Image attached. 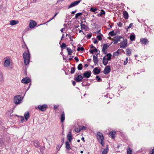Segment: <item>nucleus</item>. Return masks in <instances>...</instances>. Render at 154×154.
I'll return each instance as SVG.
<instances>
[{
  "label": "nucleus",
  "instance_id": "864d4df0",
  "mask_svg": "<svg viewBox=\"0 0 154 154\" xmlns=\"http://www.w3.org/2000/svg\"><path fill=\"white\" fill-rule=\"evenodd\" d=\"M109 34L111 36H112L114 35V31H112L111 32H110L109 33Z\"/></svg>",
  "mask_w": 154,
  "mask_h": 154
},
{
  "label": "nucleus",
  "instance_id": "4468645a",
  "mask_svg": "<svg viewBox=\"0 0 154 154\" xmlns=\"http://www.w3.org/2000/svg\"><path fill=\"white\" fill-rule=\"evenodd\" d=\"M82 79V76L81 75H79L75 78V80L77 82H79L81 81Z\"/></svg>",
  "mask_w": 154,
  "mask_h": 154
},
{
  "label": "nucleus",
  "instance_id": "7ed1b4c3",
  "mask_svg": "<svg viewBox=\"0 0 154 154\" xmlns=\"http://www.w3.org/2000/svg\"><path fill=\"white\" fill-rule=\"evenodd\" d=\"M127 39H125L124 41L120 43V46L121 48H125L127 46Z\"/></svg>",
  "mask_w": 154,
  "mask_h": 154
},
{
  "label": "nucleus",
  "instance_id": "a18cd8bd",
  "mask_svg": "<svg viewBox=\"0 0 154 154\" xmlns=\"http://www.w3.org/2000/svg\"><path fill=\"white\" fill-rule=\"evenodd\" d=\"M128 57H127L126 58V60L124 62V65H126L127 63H128Z\"/></svg>",
  "mask_w": 154,
  "mask_h": 154
},
{
  "label": "nucleus",
  "instance_id": "052dcab7",
  "mask_svg": "<svg viewBox=\"0 0 154 154\" xmlns=\"http://www.w3.org/2000/svg\"><path fill=\"white\" fill-rule=\"evenodd\" d=\"M98 42V41H97V40L96 39H94V44H97V43Z\"/></svg>",
  "mask_w": 154,
  "mask_h": 154
},
{
  "label": "nucleus",
  "instance_id": "de8ad7c7",
  "mask_svg": "<svg viewBox=\"0 0 154 154\" xmlns=\"http://www.w3.org/2000/svg\"><path fill=\"white\" fill-rule=\"evenodd\" d=\"M58 14V13H55V15L54 16V17L48 21L47 22H49V21H51V20H52L54 19V18L56 17V16L57 14Z\"/></svg>",
  "mask_w": 154,
  "mask_h": 154
},
{
  "label": "nucleus",
  "instance_id": "cd10ccee",
  "mask_svg": "<svg viewBox=\"0 0 154 154\" xmlns=\"http://www.w3.org/2000/svg\"><path fill=\"white\" fill-rule=\"evenodd\" d=\"M130 39L131 41L135 40V35L134 34H131L130 36Z\"/></svg>",
  "mask_w": 154,
  "mask_h": 154
},
{
  "label": "nucleus",
  "instance_id": "1a4fd4ad",
  "mask_svg": "<svg viewBox=\"0 0 154 154\" xmlns=\"http://www.w3.org/2000/svg\"><path fill=\"white\" fill-rule=\"evenodd\" d=\"M47 107V105L46 104H44L42 106L39 105L38 106V108L40 110L44 111L45 109Z\"/></svg>",
  "mask_w": 154,
  "mask_h": 154
},
{
  "label": "nucleus",
  "instance_id": "a211bd4d",
  "mask_svg": "<svg viewBox=\"0 0 154 154\" xmlns=\"http://www.w3.org/2000/svg\"><path fill=\"white\" fill-rule=\"evenodd\" d=\"M67 137L68 140L69 142H71V140H72V136L70 132H69L68 133L67 136Z\"/></svg>",
  "mask_w": 154,
  "mask_h": 154
},
{
  "label": "nucleus",
  "instance_id": "ea45409f",
  "mask_svg": "<svg viewBox=\"0 0 154 154\" xmlns=\"http://www.w3.org/2000/svg\"><path fill=\"white\" fill-rule=\"evenodd\" d=\"M97 10V8H91L90 9V11H91L94 12Z\"/></svg>",
  "mask_w": 154,
  "mask_h": 154
},
{
  "label": "nucleus",
  "instance_id": "bf43d9fd",
  "mask_svg": "<svg viewBox=\"0 0 154 154\" xmlns=\"http://www.w3.org/2000/svg\"><path fill=\"white\" fill-rule=\"evenodd\" d=\"M75 60L77 62H78L79 61V59L78 57H75L74 58Z\"/></svg>",
  "mask_w": 154,
  "mask_h": 154
},
{
  "label": "nucleus",
  "instance_id": "4c0bfd02",
  "mask_svg": "<svg viewBox=\"0 0 154 154\" xmlns=\"http://www.w3.org/2000/svg\"><path fill=\"white\" fill-rule=\"evenodd\" d=\"M75 71V68L74 67H71V73L73 74L74 73Z\"/></svg>",
  "mask_w": 154,
  "mask_h": 154
},
{
  "label": "nucleus",
  "instance_id": "9b49d317",
  "mask_svg": "<svg viewBox=\"0 0 154 154\" xmlns=\"http://www.w3.org/2000/svg\"><path fill=\"white\" fill-rule=\"evenodd\" d=\"M11 63L10 59L6 60L4 63V66L5 67H8L9 66Z\"/></svg>",
  "mask_w": 154,
  "mask_h": 154
},
{
  "label": "nucleus",
  "instance_id": "c9c22d12",
  "mask_svg": "<svg viewBox=\"0 0 154 154\" xmlns=\"http://www.w3.org/2000/svg\"><path fill=\"white\" fill-rule=\"evenodd\" d=\"M127 154H132V150L129 147H128L127 149Z\"/></svg>",
  "mask_w": 154,
  "mask_h": 154
},
{
  "label": "nucleus",
  "instance_id": "e2e57ef3",
  "mask_svg": "<svg viewBox=\"0 0 154 154\" xmlns=\"http://www.w3.org/2000/svg\"><path fill=\"white\" fill-rule=\"evenodd\" d=\"M58 106L57 105H54V107L55 109H57L58 108Z\"/></svg>",
  "mask_w": 154,
  "mask_h": 154
},
{
  "label": "nucleus",
  "instance_id": "a19ab883",
  "mask_svg": "<svg viewBox=\"0 0 154 154\" xmlns=\"http://www.w3.org/2000/svg\"><path fill=\"white\" fill-rule=\"evenodd\" d=\"M84 50H85V49L83 47H81V48L78 47L77 48V51H83Z\"/></svg>",
  "mask_w": 154,
  "mask_h": 154
},
{
  "label": "nucleus",
  "instance_id": "ddd939ff",
  "mask_svg": "<svg viewBox=\"0 0 154 154\" xmlns=\"http://www.w3.org/2000/svg\"><path fill=\"white\" fill-rule=\"evenodd\" d=\"M140 42L142 44L145 45H147V43H148L149 42L147 39L145 38H142L141 39Z\"/></svg>",
  "mask_w": 154,
  "mask_h": 154
},
{
  "label": "nucleus",
  "instance_id": "8fccbe9b",
  "mask_svg": "<svg viewBox=\"0 0 154 154\" xmlns=\"http://www.w3.org/2000/svg\"><path fill=\"white\" fill-rule=\"evenodd\" d=\"M75 131L77 133H79L81 131L80 128H79L75 129Z\"/></svg>",
  "mask_w": 154,
  "mask_h": 154
},
{
  "label": "nucleus",
  "instance_id": "aec40b11",
  "mask_svg": "<svg viewBox=\"0 0 154 154\" xmlns=\"http://www.w3.org/2000/svg\"><path fill=\"white\" fill-rule=\"evenodd\" d=\"M126 54L127 56H130L131 54V50L129 48L126 49Z\"/></svg>",
  "mask_w": 154,
  "mask_h": 154
},
{
  "label": "nucleus",
  "instance_id": "4be33fe9",
  "mask_svg": "<svg viewBox=\"0 0 154 154\" xmlns=\"http://www.w3.org/2000/svg\"><path fill=\"white\" fill-rule=\"evenodd\" d=\"M26 121H27L29 117V113L28 112H25L24 115Z\"/></svg>",
  "mask_w": 154,
  "mask_h": 154
},
{
  "label": "nucleus",
  "instance_id": "dca6fc26",
  "mask_svg": "<svg viewBox=\"0 0 154 154\" xmlns=\"http://www.w3.org/2000/svg\"><path fill=\"white\" fill-rule=\"evenodd\" d=\"M19 23V21L17 20H13L10 21V25L14 26L17 24Z\"/></svg>",
  "mask_w": 154,
  "mask_h": 154
},
{
  "label": "nucleus",
  "instance_id": "680f3d73",
  "mask_svg": "<svg viewBox=\"0 0 154 154\" xmlns=\"http://www.w3.org/2000/svg\"><path fill=\"white\" fill-rule=\"evenodd\" d=\"M91 36H92L91 34H89L87 36V38H90L91 37Z\"/></svg>",
  "mask_w": 154,
  "mask_h": 154
},
{
  "label": "nucleus",
  "instance_id": "393cba45",
  "mask_svg": "<svg viewBox=\"0 0 154 154\" xmlns=\"http://www.w3.org/2000/svg\"><path fill=\"white\" fill-rule=\"evenodd\" d=\"M61 122H63L64 121L65 119V115L64 112H63L62 115H61Z\"/></svg>",
  "mask_w": 154,
  "mask_h": 154
},
{
  "label": "nucleus",
  "instance_id": "5701e85b",
  "mask_svg": "<svg viewBox=\"0 0 154 154\" xmlns=\"http://www.w3.org/2000/svg\"><path fill=\"white\" fill-rule=\"evenodd\" d=\"M105 57H104L103 59V63L106 66L108 63V61L107 60Z\"/></svg>",
  "mask_w": 154,
  "mask_h": 154
},
{
  "label": "nucleus",
  "instance_id": "58836bf2",
  "mask_svg": "<svg viewBox=\"0 0 154 154\" xmlns=\"http://www.w3.org/2000/svg\"><path fill=\"white\" fill-rule=\"evenodd\" d=\"M119 54V51H116L113 53V55L114 57L115 56H117Z\"/></svg>",
  "mask_w": 154,
  "mask_h": 154
},
{
  "label": "nucleus",
  "instance_id": "39448f33",
  "mask_svg": "<svg viewBox=\"0 0 154 154\" xmlns=\"http://www.w3.org/2000/svg\"><path fill=\"white\" fill-rule=\"evenodd\" d=\"M91 74L90 71H86L83 73V76L84 78H89L91 76Z\"/></svg>",
  "mask_w": 154,
  "mask_h": 154
},
{
  "label": "nucleus",
  "instance_id": "2eb2a0df",
  "mask_svg": "<svg viewBox=\"0 0 154 154\" xmlns=\"http://www.w3.org/2000/svg\"><path fill=\"white\" fill-rule=\"evenodd\" d=\"M4 81V77L3 74L0 70V83H2Z\"/></svg>",
  "mask_w": 154,
  "mask_h": 154
},
{
  "label": "nucleus",
  "instance_id": "b1692460",
  "mask_svg": "<svg viewBox=\"0 0 154 154\" xmlns=\"http://www.w3.org/2000/svg\"><path fill=\"white\" fill-rule=\"evenodd\" d=\"M124 17L126 19H128V13L126 11H124L123 12Z\"/></svg>",
  "mask_w": 154,
  "mask_h": 154
},
{
  "label": "nucleus",
  "instance_id": "338daca9",
  "mask_svg": "<svg viewBox=\"0 0 154 154\" xmlns=\"http://www.w3.org/2000/svg\"><path fill=\"white\" fill-rule=\"evenodd\" d=\"M76 12V10H75V11H72L71 13V14H74Z\"/></svg>",
  "mask_w": 154,
  "mask_h": 154
},
{
  "label": "nucleus",
  "instance_id": "bb28decb",
  "mask_svg": "<svg viewBox=\"0 0 154 154\" xmlns=\"http://www.w3.org/2000/svg\"><path fill=\"white\" fill-rule=\"evenodd\" d=\"M66 148L68 150L71 149V147L70 146V144L69 142L66 141L65 143Z\"/></svg>",
  "mask_w": 154,
  "mask_h": 154
},
{
  "label": "nucleus",
  "instance_id": "473e14b6",
  "mask_svg": "<svg viewBox=\"0 0 154 154\" xmlns=\"http://www.w3.org/2000/svg\"><path fill=\"white\" fill-rule=\"evenodd\" d=\"M66 50L68 52V55H71L72 53V50L70 48H67Z\"/></svg>",
  "mask_w": 154,
  "mask_h": 154
},
{
  "label": "nucleus",
  "instance_id": "3c124183",
  "mask_svg": "<svg viewBox=\"0 0 154 154\" xmlns=\"http://www.w3.org/2000/svg\"><path fill=\"white\" fill-rule=\"evenodd\" d=\"M80 129L81 131L82 130H85L86 129V128L84 126H82V128L80 127Z\"/></svg>",
  "mask_w": 154,
  "mask_h": 154
},
{
  "label": "nucleus",
  "instance_id": "0eeeda50",
  "mask_svg": "<svg viewBox=\"0 0 154 154\" xmlns=\"http://www.w3.org/2000/svg\"><path fill=\"white\" fill-rule=\"evenodd\" d=\"M110 68L109 66H106L103 71V73L106 75L110 72Z\"/></svg>",
  "mask_w": 154,
  "mask_h": 154
},
{
  "label": "nucleus",
  "instance_id": "0e129e2a",
  "mask_svg": "<svg viewBox=\"0 0 154 154\" xmlns=\"http://www.w3.org/2000/svg\"><path fill=\"white\" fill-rule=\"evenodd\" d=\"M65 29V28H62L61 29H60V31L62 33H63V30H64Z\"/></svg>",
  "mask_w": 154,
  "mask_h": 154
},
{
  "label": "nucleus",
  "instance_id": "774afa93",
  "mask_svg": "<svg viewBox=\"0 0 154 154\" xmlns=\"http://www.w3.org/2000/svg\"><path fill=\"white\" fill-rule=\"evenodd\" d=\"M75 81H73L72 82V84L73 85V86H75Z\"/></svg>",
  "mask_w": 154,
  "mask_h": 154
},
{
  "label": "nucleus",
  "instance_id": "4d7b16f0",
  "mask_svg": "<svg viewBox=\"0 0 154 154\" xmlns=\"http://www.w3.org/2000/svg\"><path fill=\"white\" fill-rule=\"evenodd\" d=\"M150 154H154V147L151 151H150Z\"/></svg>",
  "mask_w": 154,
  "mask_h": 154
},
{
  "label": "nucleus",
  "instance_id": "09e8293b",
  "mask_svg": "<svg viewBox=\"0 0 154 154\" xmlns=\"http://www.w3.org/2000/svg\"><path fill=\"white\" fill-rule=\"evenodd\" d=\"M97 38L98 40L99 41H100L102 40V38L101 37V36L100 35H98L97 36Z\"/></svg>",
  "mask_w": 154,
  "mask_h": 154
},
{
  "label": "nucleus",
  "instance_id": "a878e982",
  "mask_svg": "<svg viewBox=\"0 0 154 154\" xmlns=\"http://www.w3.org/2000/svg\"><path fill=\"white\" fill-rule=\"evenodd\" d=\"M83 23V22H82L81 23V29H84L86 30L87 28H88V27L87 26H86L85 24H82V23Z\"/></svg>",
  "mask_w": 154,
  "mask_h": 154
},
{
  "label": "nucleus",
  "instance_id": "5fc2aeb1",
  "mask_svg": "<svg viewBox=\"0 0 154 154\" xmlns=\"http://www.w3.org/2000/svg\"><path fill=\"white\" fill-rule=\"evenodd\" d=\"M133 25V23H131L129 26L128 27L127 29V30L128 29H129Z\"/></svg>",
  "mask_w": 154,
  "mask_h": 154
},
{
  "label": "nucleus",
  "instance_id": "79ce46f5",
  "mask_svg": "<svg viewBox=\"0 0 154 154\" xmlns=\"http://www.w3.org/2000/svg\"><path fill=\"white\" fill-rule=\"evenodd\" d=\"M104 140L102 139V140H100V141H99V142L101 144L102 146H104Z\"/></svg>",
  "mask_w": 154,
  "mask_h": 154
},
{
  "label": "nucleus",
  "instance_id": "412c9836",
  "mask_svg": "<svg viewBox=\"0 0 154 154\" xmlns=\"http://www.w3.org/2000/svg\"><path fill=\"white\" fill-rule=\"evenodd\" d=\"M108 150V147L107 145L106 146V148L104 149L102 151V154H107Z\"/></svg>",
  "mask_w": 154,
  "mask_h": 154
},
{
  "label": "nucleus",
  "instance_id": "f03ea898",
  "mask_svg": "<svg viewBox=\"0 0 154 154\" xmlns=\"http://www.w3.org/2000/svg\"><path fill=\"white\" fill-rule=\"evenodd\" d=\"M22 99L20 95H17L14 97V102L16 104H18L21 103Z\"/></svg>",
  "mask_w": 154,
  "mask_h": 154
},
{
  "label": "nucleus",
  "instance_id": "13d9d810",
  "mask_svg": "<svg viewBox=\"0 0 154 154\" xmlns=\"http://www.w3.org/2000/svg\"><path fill=\"white\" fill-rule=\"evenodd\" d=\"M122 23L121 22H119L118 24V26H119V27H122Z\"/></svg>",
  "mask_w": 154,
  "mask_h": 154
},
{
  "label": "nucleus",
  "instance_id": "c85d7f7f",
  "mask_svg": "<svg viewBox=\"0 0 154 154\" xmlns=\"http://www.w3.org/2000/svg\"><path fill=\"white\" fill-rule=\"evenodd\" d=\"M116 132L115 131H112L109 133V135L112 137L113 138L114 135V134H116Z\"/></svg>",
  "mask_w": 154,
  "mask_h": 154
},
{
  "label": "nucleus",
  "instance_id": "9d476101",
  "mask_svg": "<svg viewBox=\"0 0 154 154\" xmlns=\"http://www.w3.org/2000/svg\"><path fill=\"white\" fill-rule=\"evenodd\" d=\"M30 81V79L29 78H25L21 80V82L23 83L27 84Z\"/></svg>",
  "mask_w": 154,
  "mask_h": 154
},
{
  "label": "nucleus",
  "instance_id": "6ab92c4d",
  "mask_svg": "<svg viewBox=\"0 0 154 154\" xmlns=\"http://www.w3.org/2000/svg\"><path fill=\"white\" fill-rule=\"evenodd\" d=\"M93 60L94 63L95 64H97L98 61V60L97 58V55H93Z\"/></svg>",
  "mask_w": 154,
  "mask_h": 154
},
{
  "label": "nucleus",
  "instance_id": "72a5a7b5",
  "mask_svg": "<svg viewBox=\"0 0 154 154\" xmlns=\"http://www.w3.org/2000/svg\"><path fill=\"white\" fill-rule=\"evenodd\" d=\"M77 68L79 70H81L82 69V64H81V63L79 64Z\"/></svg>",
  "mask_w": 154,
  "mask_h": 154
},
{
  "label": "nucleus",
  "instance_id": "423d86ee",
  "mask_svg": "<svg viewBox=\"0 0 154 154\" xmlns=\"http://www.w3.org/2000/svg\"><path fill=\"white\" fill-rule=\"evenodd\" d=\"M97 137L98 141L102 140V139L104 140L103 134L100 132H98L97 133Z\"/></svg>",
  "mask_w": 154,
  "mask_h": 154
},
{
  "label": "nucleus",
  "instance_id": "f3484780",
  "mask_svg": "<svg viewBox=\"0 0 154 154\" xmlns=\"http://www.w3.org/2000/svg\"><path fill=\"white\" fill-rule=\"evenodd\" d=\"M93 73L95 75L99 74L100 72V70L97 69V67L95 68L93 70Z\"/></svg>",
  "mask_w": 154,
  "mask_h": 154
},
{
  "label": "nucleus",
  "instance_id": "c756f323",
  "mask_svg": "<svg viewBox=\"0 0 154 154\" xmlns=\"http://www.w3.org/2000/svg\"><path fill=\"white\" fill-rule=\"evenodd\" d=\"M106 56L107 57V60H109L111 59V57L112 56V54L110 53H108L106 54Z\"/></svg>",
  "mask_w": 154,
  "mask_h": 154
},
{
  "label": "nucleus",
  "instance_id": "603ef678",
  "mask_svg": "<svg viewBox=\"0 0 154 154\" xmlns=\"http://www.w3.org/2000/svg\"><path fill=\"white\" fill-rule=\"evenodd\" d=\"M96 78L97 79V81L98 82H100L101 81V79L99 78L98 76H96Z\"/></svg>",
  "mask_w": 154,
  "mask_h": 154
},
{
  "label": "nucleus",
  "instance_id": "7c9ffc66",
  "mask_svg": "<svg viewBox=\"0 0 154 154\" xmlns=\"http://www.w3.org/2000/svg\"><path fill=\"white\" fill-rule=\"evenodd\" d=\"M89 52L91 54H93L94 52H97V50L96 48H95L93 50H90Z\"/></svg>",
  "mask_w": 154,
  "mask_h": 154
},
{
  "label": "nucleus",
  "instance_id": "69168bd1",
  "mask_svg": "<svg viewBox=\"0 0 154 154\" xmlns=\"http://www.w3.org/2000/svg\"><path fill=\"white\" fill-rule=\"evenodd\" d=\"M64 38V34H63V35H62V36L61 37V40H62V38Z\"/></svg>",
  "mask_w": 154,
  "mask_h": 154
},
{
  "label": "nucleus",
  "instance_id": "c03bdc74",
  "mask_svg": "<svg viewBox=\"0 0 154 154\" xmlns=\"http://www.w3.org/2000/svg\"><path fill=\"white\" fill-rule=\"evenodd\" d=\"M61 48H65L66 47V45L64 43H63L62 45L60 46Z\"/></svg>",
  "mask_w": 154,
  "mask_h": 154
},
{
  "label": "nucleus",
  "instance_id": "20e7f679",
  "mask_svg": "<svg viewBox=\"0 0 154 154\" xmlns=\"http://www.w3.org/2000/svg\"><path fill=\"white\" fill-rule=\"evenodd\" d=\"M81 1V0L77 1L71 3V4L68 6V8L69 9L70 8L76 6Z\"/></svg>",
  "mask_w": 154,
  "mask_h": 154
},
{
  "label": "nucleus",
  "instance_id": "6e6552de",
  "mask_svg": "<svg viewBox=\"0 0 154 154\" xmlns=\"http://www.w3.org/2000/svg\"><path fill=\"white\" fill-rule=\"evenodd\" d=\"M109 45H108L107 44H104L103 45L102 49V51L105 54L106 53V49L109 46Z\"/></svg>",
  "mask_w": 154,
  "mask_h": 154
},
{
  "label": "nucleus",
  "instance_id": "f704fd0d",
  "mask_svg": "<svg viewBox=\"0 0 154 154\" xmlns=\"http://www.w3.org/2000/svg\"><path fill=\"white\" fill-rule=\"evenodd\" d=\"M34 146L36 147L39 146V142L38 141H35L34 142Z\"/></svg>",
  "mask_w": 154,
  "mask_h": 154
},
{
  "label": "nucleus",
  "instance_id": "e433bc0d",
  "mask_svg": "<svg viewBox=\"0 0 154 154\" xmlns=\"http://www.w3.org/2000/svg\"><path fill=\"white\" fill-rule=\"evenodd\" d=\"M82 15V13H78L77 14H76L75 17V18L77 19L78 18V17Z\"/></svg>",
  "mask_w": 154,
  "mask_h": 154
},
{
  "label": "nucleus",
  "instance_id": "49530a36",
  "mask_svg": "<svg viewBox=\"0 0 154 154\" xmlns=\"http://www.w3.org/2000/svg\"><path fill=\"white\" fill-rule=\"evenodd\" d=\"M18 117L20 119L21 121L22 122H23V120H24L23 117L22 116H19Z\"/></svg>",
  "mask_w": 154,
  "mask_h": 154
},
{
  "label": "nucleus",
  "instance_id": "2f4dec72",
  "mask_svg": "<svg viewBox=\"0 0 154 154\" xmlns=\"http://www.w3.org/2000/svg\"><path fill=\"white\" fill-rule=\"evenodd\" d=\"M120 39V37L119 36L117 37L116 38L114 41V43L116 44L118 42V41H119Z\"/></svg>",
  "mask_w": 154,
  "mask_h": 154
},
{
  "label": "nucleus",
  "instance_id": "f8f14e48",
  "mask_svg": "<svg viewBox=\"0 0 154 154\" xmlns=\"http://www.w3.org/2000/svg\"><path fill=\"white\" fill-rule=\"evenodd\" d=\"M36 25V23L33 20H31L30 21L29 24V27L30 28H33Z\"/></svg>",
  "mask_w": 154,
  "mask_h": 154
},
{
  "label": "nucleus",
  "instance_id": "37998d69",
  "mask_svg": "<svg viewBox=\"0 0 154 154\" xmlns=\"http://www.w3.org/2000/svg\"><path fill=\"white\" fill-rule=\"evenodd\" d=\"M105 14V12L103 10L101 11L100 12L99 15L100 16H102L103 15H104Z\"/></svg>",
  "mask_w": 154,
  "mask_h": 154
},
{
  "label": "nucleus",
  "instance_id": "f257e3e1",
  "mask_svg": "<svg viewBox=\"0 0 154 154\" xmlns=\"http://www.w3.org/2000/svg\"><path fill=\"white\" fill-rule=\"evenodd\" d=\"M26 48H27V51L26 52H24L23 55L24 64L26 66L29 63L30 58V55L29 51L26 46Z\"/></svg>",
  "mask_w": 154,
  "mask_h": 154
},
{
  "label": "nucleus",
  "instance_id": "6e6d98bb",
  "mask_svg": "<svg viewBox=\"0 0 154 154\" xmlns=\"http://www.w3.org/2000/svg\"><path fill=\"white\" fill-rule=\"evenodd\" d=\"M62 145H61L60 146L59 145H57L56 146V148L58 149H58V150L60 149V148H61V147L62 146Z\"/></svg>",
  "mask_w": 154,
  "mask_h": 154
}]
</instances>
